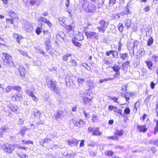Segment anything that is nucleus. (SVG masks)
Wrapping results in <instances>:
<instances>
[{
    "instance_id": "obj_50",
    "label": "nucleus",
    "mask_w": 158,
    "mask_h": 158,
    "mask_svg": "<svg viewBox=\"0 0 158 158\" xmlns=\"http://www.w3.org/2000/svg\"><path fill=\"white\" fill-rule=\"evenodd\" d=\"M102 60L103 62L105 64L110 65L111 64L109 60H106L105 58H103Z\"/></svg>"
},
{
    "instance_id": "obj_12",
    "label": "nucleus",
    "mask_w": 158,
    "mask_h": 158,
    "mask_svg": "<svg viewBox=\"0 0 158 158\" xmlns=\"http://www.w3.org/2000/svg\"><path fill=\"white\" fill-rule=\"evenodd\" d=\"M63 114V111L61 110H58L55 112L54 116L56 120L58 118H61V116Z\"/></svg>"
},
{
    "instance_id": "obj_52",
    "label": "nucleus",
    "mask_w": 158,
    "mask_h": 158,
    "mask_svg": "<svg viewBox=\"0 0 158 158\" xmlns=\"http://www.w3.org/2000/svg\"><path fill=\"white\" fill-rule=\"evenodd\" d=\"M85 81V80L84 78H78L77 79V81L79 84H81Z\"/></svg>"
},
{
    "instance_id": "obj_7",
    "label": "nucleus",
    "mask_w": 158,
    "mask_h": 158,
    "mask_svg": "<svg viewBox=\"0 0 158 158\" xmlns=\"http://www.w3.org/2000/svg\"><path fill=\"white\" fill-rule=\"evenodd\" d=\"M11 99L14 101H20L22 100V96L21 94L15 93L12 95Z\"/></svg>"
},
{
    "instance_id": "obj_21",
    "label": "nucleus",
    "mask_w": 158,
    "mask_h": 158,
    "mask_svg": "<svg viewBox=\"0 0 158 158\" xmlns=\"http://www.w3.org/2000/svg\"><path fill=\"white\" fill-rule=\"evenodd\" d=\"M68 64L70 66H76L77 65V61L74 59H71L68 62Z\"/></svg>"
},
{
    "instance_id": "obj_35",
    "label": "nucleus",
    "mask_w": 158,
    "mask_h": 158,
    "mask_svg": "<svg viewBox=\"0 0 158 158\" xmlns=\"http://www.w3.org/2000/svg\"><path fill=\"white\" fill-rule=\"evenodd\" d=\"M14 37L16 38V40L18 43H19V42L21 39L22 38V37L21 36H19L18 35L15 34L14 35Z\"/></svg>"
},
{
    "instance_id": "obj_13",
    "label": "nucleus",
    "mask_w": 158,
    "mask_h": 158,
    "mask_svg": "<svg viewBox=\"0 0 158 158\" xmlns=\"http://www.w3.org/2000/svg\"><path fill=\"white\" fill-rule=\"evenodd\" d=\"M25 92L28 95L31 96L32 99L34 101H37L38 98L34 95V94L31 90L28 89H26Z\"/></svg>"
},
{
    "instance_id": "obj_51",
    "label": "nucleus",
    "mask_w": 158,
    "mask_h": 158,
    "mask_svg": "<svg viewBox=\"0 0 158 158\" xmlns=\"http://www.w3.org/2000/svg\"><path fill=\"white\" fill-rule=\"evenodd\" d=\"M59 20L60 21V23L62 26H64L65 25V23L63 19L61 18H59Z\"/></svg>"
},
{
    "instance_id": "obj_6",
    "label": "nucleus",
    "mask_w": 158,
    "mask_h": 158,
    "mask_svg": "<svg viewBox=\"0 0 158 158\" xmlns=\"http://www.w3.org/2000/svg\"><path fill=\"white\" fill-rule=\"evenodd\" d=\"M85 34L88 38L92 39L97 38L98 36V34L97 33L93 31H88L85 33Z\"/></svg>"
},
{
    "instance_id": "obj_54",
    "label": "nucleus",
    "mask_w": 158,
    "mask_h": 158,
    "mask_svg": "<svg viewBox=\"0 0 158 158\" xmlns=\"http://www.w3.org/2000/svg\"><path fill=\"white\" fill-rule=\"evenodd\" d=\"M9 14L10 17H14L15 16V13L14 11L10 10L9 11Z\"/></svg>"
},
{
    "instance_id": "obj_39",
    "label": "nucleus",
    "mask_w": 158,
    "mask_h": 158,
    "mask_svg": "<svg viewBox=\"0 0 158 158\" xmlns=\"http://www.w3.org/2000/svg\"><path fill=\"white\" fill-rule=\"evenodd\" d=\"M154 40L152 37H150L148 41L147 45L148 46H151L153 43Z\"/></svg>"
},
{
    "instance_id": "obj_46",
    "label": "nucleus",
    "mask_w": 158,
    "mask_h": 158,
    "mask_svg": "<svg viewBox=\"0 0 158 158\" xmlns=\"http://www.w3.org/2000/svg\"><path fill=\"white\" fill-rule=\"evenodd\" d=\"M158 132V120L156 121V125L155 128L154 133V134L155 135Z\"/></svg>"
},
{
    "instance_id": "obj_33",
    "label": "nucleus",
    "mask_w": 158,
    "mask_h": 158,
    "mask_svg": "<svg viewBox=\"0 0 158 158\" xmlns=\"http://www.w3.org/2000/svg\"><path fill=\"white\" fill-rule=\"evenodd\" d=\"M33 114L35 117L39 118L40 117V113L38 110H35L34 111Z\"/></svg>"
},
{
    "instance_id": "obj_5",
    "label": "nucleus",
    "mask_w": 158,
    "mask_h": 158,
    "mask_svg": "<svg viewBox=\"0 0 158 158\" xmlns=\"http://www.w3.org/2000/svg\"><path fill=\"white\" fill-rule=\"evenodd\" d=\"M99 23L100 26L97 27V29L99 31H101L102 33H104L107 28L106 24L107 23H106L105 21L103 20H100L99 22Z\"/></svg>"
},
{
    "instance_id": "obj_18",
    "label": "nucleus",
    "mask_w": 158,
    "mask_h": 158,
    "mask_svg": "<svg viewBox=\"0 0 158 158\" xmlns=\"http://www.w3.org/2000/svg\"><path fill=\"white\" fill-rule=\"evenodd\" d=\"M27 1L32 5L38 6L40 4V0H27Z\"/></svg>"
},
{
    "instance_id": "obj_3",
    "label": "nucleus",
    "mask_w": 158,
    "mask_h": 158,
    "mask_svg": "<svg viewBox=\"0 0 158 158\" xmlns=\"http://www.w3.org/2000/svg\"><path fill=\"white\" fill-rule=\"evenodd\" d=\"M3 54L5 57L3 62L4 64L7 66H14V64L12 61V56L5 53H3Z\"/></svg>"
},
{
    "instance_id": "obj_42",
    "label": "nucleus",
    "mask_w": 158,
    "mask_h": 158,
    "mask_svg": "<svg viewBox=\"0 0 158 158\" xmlns=\"http://www.w3.org/2000/svg\"><path fill=\"white\" fill-rule=\"evenodd\" d=\"M85 124V123L84 121L82 120H80L79 122V128H81L83 127Z\"/></svg>"
},
{
    "instance_id": "obj_63",
    "label": "nucleus",
    "mask_w": 158,
    "mask_h": 158,
    "mask_svg": "<svg viewBox=\"0 0 158 158\" xmlns=\"http://www.w3.org/2000/svg\"><path fill=\"white\" fill-rule=\"evenodd\" d=\"M112 54L114 57L116 58L118 57V53L116 52H115L113 50V53H112Z\"/></svg>"
},
{
    "instance_id": "obj_20",
    "label": "nucleus",
    "mask_w": 158,
    "mask_h": 158,
    "mask_svg": "<svg viewBox=\"0 0 158 158\" xmlns=\"http://www.w3.org/2000/svg\"><path fill=\"white\" fill-rule=\"evenodd\" d=\"M114 133L115 135L118 136H121L124 134V131L122 130H118L115 129L114 131Z\"/></svg>"
},
{
    "instance_id": "obj_29",
    "label": "nucleus",
    "mask_w": 158,
    "mask_h": 158,
    "mask_svg": "<svg viewBox=\"0 0 158 158\" xmlns=\"http://www.w3.org/2000/svg\"><path fill=\"white\" fill-rule=\"evenodd\" d=\"M74 28V26L73 24L68 25L66 27V29L68 31L73 30Z\"/></svg>"
},
{
    "instance_id": "obj_45",
    "label": "nucleus",
    "mask_w": 158,
    "mask_h": 158,
    "mask_svg": "<svg viewBox=\"0 0 158 158\" xmlns=\"http://www.w3.org/2000/svg\"><path fill=\"white\" fill-rule=\"evenodd\" d=\"M26 131V129L25 127H23L21 129L19 133L23 135L25 133Z\"/></svg>"
},
{
    "instance_id": "obj_16",
    "label": "nucleus",
    "mask_w": 158,
    "mask_h": 158,
    "mask_svg": "<svg viewBox=\"0 0 158 158\" xmlns=\"http://www.w3.org/2000/svg\"><path fill=\"white\" fill-rule=\"evenodd\" d=\"M145 54L144 49L143 48H140L138 50L136 58L137 59H139L140 57L143 56Z\"/></svg>"
},
{
    "instance_id": "obj_23",
    "label": "nucleus",
    "mask_w": 158,
    "mask_h": 158,
    "mask_svg": "<svg viewBox=\"0 0 158 158\" xmlns=\"http://www.w3.org/2000/svg\"><path fill=\"white\" fill-rule=\"evenodd\" d=\"M83 103L84 105H86L91 101V99L87 97H85L83 99Z\"/></svg>"
},
{
    "instance_id": "obj_49",
    "label": "nucleus",
    "mask_w": 158,
    "mask_h": 158,
    "mask_svg": "<svg viewBox=\"0 0 158 158\" xmlns=\"http://www.w3.org/2000/svg\"><path fill=\"white\" fill-rule=\"evenodd\" d=\"M152 60L154 62L158 61V56L154 55L152 57Z\"/></svg>"
},
{
    "instance_id": "obj_8",
    "label": "nucleus",
    "mask_w": 158,
    "mask_h": 158,
    "mask_svg": "<svg viewBox=\"0 0 158 158\" xmlns=\"http://www.w3.org/2000/svg\"><path fill=\"white\" fill-rule=\"evenodd\" d=\"M65 82L66 85L69 87L72 85L73 84V80L72 77L69 75H67L65 77Z\"/></svg>"
},
{
    "instance_id": "obj_48",
    "label": "nucleus",
    "mask_w": 158,
    "mask_h": 158,
    "mask_svg": "<svg viewBox=\"0 0 158 158\" xmlns=\"http://www.w3.org/2000/svg\"><path fill=\"white\" fill-rule=\"evenodd\" d=\"M17 155L20 158H25L26 157H28L27 156L26 154H24L22 153H17Z\"/></svg>"
},
{
    "instance_id": "obj_62",
    "label": "nucleus",
    "mask_w": 158,
    "mask_h": 158,
    "mask_svg": "<svg viewBox=\"0 0 158 158\" xmlns=\"http://www.w3.org/2000/svg\"><path fill=\"white\" fill-rule=\"evenodd\" d=\"M36 32L37 34L39 35L40 33L41 32V28L40 27L37 28L36 30Z\"/></svg>"
},
{
    "instance_id": "obj_2",
    "label": "nucleus",
    "mask_w": 158,
    "mask_h": 158,
    "mask_svg": "<svg viewBox=\"0 0 158 158\" xmlns=\"http://www.w3.org/2000/svg\"><path fill=\"white\" fill-rule=\"evenodd\" d=\"M83 8L88 12H94L96 10V7L94 5L91 3L86 2L82 5Z\"/></svg>"
},
{
    "instance_id": "obj_30",
    "label": "nucleus",
    "mask_w": 158,
    "mask_h": 158,
    "mask_svg": "<svg viewBox=\"0 0 158 158\" xmlns=\"http://www.w3.org/2000/svg\"><path fill=\"white\" fill-rule=\"evenodd\" d=\"M8 129V127L6 126L3 125L0 128V134L5 132Z\"/></svg>"
},
{
    "instance_id": "obj_10",
    "label": "nucleus",
    "mask_w": 158,
    "mask_h": 158,
    "mask_svg": "<svg viewBox=\"0 0 158 158\" xmlns=\"http://www.w3.org/2000/svg\"><path fill=\"white\" fill-rule=\"evenodd\" d=\"M74 35L75 39L78 41L82 40L83 39V36L81 32H76L74 33Z\"/></svg>"
},
{
    "instance_id": "obj_44",
    "label": "nucleus",
    "mask_w": 158,
    "mask_h": 158,
    "mask_svg": "<svg viewBox=\"0 0 158 158\" xmlns=\"http://www.w3.org/2000/svg\"><path fill=\"white\" fill-rule=\"evenodd\" d=\"M131 24V22L130 19H127L125 22V25L127 27H129Z\"/></svg>"
},
{
    "instance_id": "obj_56",
    "label": "nucleus",
    "mask_w": 158,
    "mask_h": 158,
    "mask_svg": "<svg viewBox=\"0 0 158 158\" xmlns=\"http://www.w3.org/2000/svg\"><path fill=\"white\" fill-rule=\"evenodd\" d=\"M73 43L74 44L75 46H78V47H80L81 46V44L79 42L76 41L75 40L73 41Z\"/></svg>"
},
{
    "instance_id": "obj_57",
    "label": "nucleus",
    "mask_w": 158,
    "mask_h": 158,
    "mask_svg": "<svg viewBox=\"0 0 158 158\" xmlns=\"http://www.w3.org/2000/svg\"><path fill=\"white\" fill-rule=\"evenodd\" d=\"M109 5L110 6H112L115 4L116 2V0H109Z\"/></svg>"
},
{
    "instance_id": "obj_1",
    "label": "nucleus",
    "mask_w": 158,
    "mask_h": 158,
    "mask_svg": "<svg viewBox=\"0 0 158 158\" xmlns=\"http://www.w3.org/2000/svg\"><path fill=\"white\" fill-rule=\"evenodd\" d=\"M46 83L48 87L53 92L56 94L60 93V90L56 81L52 79L48 78L46 80Z\"/></svg>"
},
{
    "instance_id": "obj_14",
    "label": "nucleus",
    "mask_w": 158,
    "mask_h": 158,
    "mask_svg": "<svg viewBox=\"0 0 158 158\" xmlns=\"http://www.w3.org/2000/svg\"><path fill=\"white\" fill-rule=\"evenodd\" d=\"M67 143L69 145L72 146L74 145H77L78 142L77 139H72L67 140Z\"/></svg>"
},
{
    "instance_id": "obj_34",
    "label": "nucleus",
    "mask_w": 158,
    "mask_h": 158,
    "mask_svg": "<svg viewBox=\"0 0 158 158\" xmlns=\"http://www.w3.org/2000/svg\"><path fill=\"white\" fill-rule=\"evenodd\" d=\"M18 52L22 55L24 56H27L28 55L27 53L21 49H18Z\"/></svg>"
},
{
    "instance_id": "obj_36",
    "label": "nucleus",
    "mask_w": 158,
    "mask_h": 158,
    "mask_svg": "<svg viewBox=\"0 0 158 158\" xmlns=\"http://www.w3.org/2000/svg\"><path fill=\"white\" fill-rule=\"evenodd\" d=\"M111 80H113V78H107L103 79H100L99 80V82L100 83H102Z\"/></svg>"
},
{
    "instance_id": "obj_60",
    "label": "nucleus",
    "mask_w": 158,
    "mask_h": 158,
    "mask_svg": "<svg viewBox=\"0 0 158 158\" xmlns=\"http://www.w3.org/2000/svg\"><path fill=\"white\" fill-rule=\"evenodd\" d=\"M124 113L127 114H129L130 113V110L128 108H126L124 110Z\"/></svg>"
},
{
    "instance_id": "obj_43",
    "label": "nucleus",
    "mask_w": 158,
    "mask_h": 158,
    "mask_svg": "<svg viewBox=\"0 0 158 158\" xmlns=\"http://www.w3.org/2000/svg\"><path fill=\"white\" fill-rule=\"evenodd\" d=\"M13 89H15V90H16L18 92L22 90L21 88L18 86V85H16V86H14L13 85Z\"/></svg>"
},
{
    "instance_id": "obj_25",
    "label": "nucleus",
    "mask_w": 158,
    "mask_h": 158,
    "mask_svg": "<svg viewBox=\"0 0 158 158\" xmlns=\"http://www.w3.org/2000/svg\"><path fill=\"white\" fill-rule=\"evenodd\" d=\"M145 63L148 69H151L153 64L152 62L150 60H147L146 61Z\"/></svg>"
},
{
    "instance_id": "obj_41",
    "label": "nucleus",
    "mask_w": 158,
    "mask_h": 158,
    "mask_svg": "<svg viewBox=\"0 0 158 158\" xmlns=\"http://www.w3.org/2000/svg\"><path fill=\"white\" fill-rule=\"evenodd\" d=\"M50 46H45V48L47 52L49 53L50 55H52L53 54V53L50 50Z\"/></svg>"
},
{
    "instance_id": "obj_24",
    "label": "nucleus",
    "mask_w": 158,
    "mask_h": 158,
    "mask_svg": "<svg viewBox=\"0 0 158 158\" xmlns=\"http://www.w3.org/2000/svg\"><path fill=\"white\" fill-rule=\"evenodd\" d=\"M38 20L40 21H42L44 23H46L49 25H50L51 24V23L48 21H47L46 19L42 17H41L39 18Z\"/></svg>"
},
{
    "instance_id": "obj_58",
    "label": "nucleus",
    "mask_w": 158,
    "mask_h": 158,
    "mask_svg": "<svg viewBox=\"0 0 158 158\" xmlns=\"http://www.w3.org/2000/svg\"><path fill=\"white\" fill-rule=\"evenodd\" d=\"M92 119L93 122H96L98 120V117L95 115H93L92 117Z\"/></svg>"
},
{
    "instance_id": "obj_31",
    "label": "nucleus",
    "mask_w": 158,
    "mask_h": 158,
    "mask_svg": "<svg viewBox=\"0 0 158 158\" xmlns=\"http://www.w3.org/2000/svg\"><path fill=\"white\" fill-rule=\"evenodd\" d=\"M92 134L94 135H101L98 128H96L93 132Z\"/></svg>"
},
{
    "instance_id": "obj_17",
    "label": "nucleus",
    "mask_w": 158,
    "mask_h": 158,
    "mask_svg": "<svg viewBox=\"0 0 158 158\" xmlns=\"http://www.w3.org/2000/svg\"><path fill=\"white\" fill-rule=\"evenodd\" d=\"M18 69L20 75L24 77L25 75V74L26 71L25 68L22 66H20Z\"/></svg>"
},
{
    "instance_id": "obj_32",
    "label": "nucleus",
    "mask_w": 158,
    "mask_h": 158,
    "mask_svg": "<svg viewBox=\"0 0 158 158\" xmlns=\"http://www.w3.org/2000/svg\"><path fill=\"white\" fill-rule=\"evenodd\" d=\"M87 84L90 88H92L95 86L94 82L91 80L88 81L87 82Z\"/></svg>"
},
{
    "instance_id": "obj_11",
    "label": "nucleus",
    "mask_w": 158,
    "mask_h": 158,
    "mask_svg": "<svg viewBox=\"0 0 158 158\" xmlns=\"http://www.w3.org/2000/svg\"><path fill=\"white\" fill-rule=\"evenodd\" d=\"M137 130L140 132L145 133L147 131V128L146 125H138L137 126Z\"/></svg>"
},
{
    "instance_id": "obj_15",
    "label": "nucleus",
    "mask_w": 158,
    "mask_h": 158,
    "mask_svg": "<svg viewBox=\"0 0 158 158\" xmlns=\"http://www.w3.org/2000/svg\"><path fill=\"white\" fill-rule=\"evenodd\" d=\"M72 58V55L71 54L68 53L64 54L62 57V60L65 61H67Z\"/></svg>"
},
{
    "instance_id": "obj_26",
    "label": "nucleus",
    "mask_w": 158,
    "mask_h": 158,
    "mask_svg": "<svg viewBox=\"0 0 158 158\" xmlns=\"http://www.w3.org/2000/svg\"><path fill=\"white\" fill-rule=\"evenodd\" d=\"M76 155V153L75 152L69 154H67L64 157H65L66 158H73Z\"/></svg>"
},
{
    "instance_id": "obj_19",
    "label": "nucleus",
    "mask_w": 158,
    "mask_h": 158,
    "mask_svg": "<svg viewBox=\"0 0 158 158\" xmlns=\"http://www.w3.org/2000/svg\"><path fill=\"white\" fill-rule=\"evenodd\" d=\"M52 142V140L49 137H47L42 140V142H40V144L44 146V144L45 143L47 144L50 143Z\"/></svg>"
},
{
    "instance_id": "obj_22",
    "label": "nucleus",
    "mask_w": 158,
    "mask_h": 158,
    "mask_svg": "<svg viewBox=\"0 0 158 158\" xmlns=\"http://www.w3.org/2000/svg\"><path fill=\"white\" fill-rule=\"evenodd\" d=\"M9 111H12L14 113L17 114V110H18V107L17 106H12V107L9 106Z\"/></svg>"
},
{
    "instance_id": "obj_53",
    "label": "nucleus",
    "mask_w": 158,
    "mask_h": 158,
    "mask_svg": "<svg viewBox=\"0 0 158 158\" xmlns=\"http://www.w3.org/2000/svg\"><path fill=\"white\" fill-rule=\"evenodd\" d=\"M70 121L75 126H78L79 125V122L73 119L71 120Z\"/></svg>"
},
{
    "instance_id": "obj_59",
    "label": "nucleus",
    "mask_w": 158,
    "mask_h": 158,
    "mask_svg": "<svg viewBox=\"0 0 158 158\" xmlns=\"http://www.w3.org/2000/svg\"><path fill=\"white\" fill-rule=\"evenodd\" d=\"M50 41L49 39H47L45 41V46H50Z\"/></svg>"
},
{
    "instance_id": "obj_28",
    "label": "nucleus",
    "mask_w": 158,
    "mask_h": 158,
    "mask_svg": "<svg viewBox=\"0 0 158 158\" xmlns=\"http://www.w3.org/2000/svg\"><path fill=\"white\" fill-rule=\"evenodd\" d=\"M35 49L36 51V52L39 53H41L43 54L44 56H47V55H45V53L44 52L42 49H39L36 47H35Z\"/></svg>"
},
{
    "instance_id": "obj_27",
    "label": "nucleus",
    "mask_w": 158,
    "mask_h": 158,
    "mask_svg": "<svg viewBox=\"0 0 158 158\" xmlns=\"http://www.w3.org/2000/svg\"><path fill=\"white\" fill-rule=\"evenodd\" d=\"M120 57L123 60H127L128 58V56L127 53H121L120 54Z\"/></svg>"
},
{
    "instance_id": "obj_55",
    "label": "nucleus",
    "mask_w": 158,
    "mask_h": 158,
    "mask_svg": "<svg viewBox=\"0 0 158 158\" xmlns=\"http://www.w3.org/2000/svg\"><path fill=\"white\" fill-rule=\"evenodd\" d=\"M130 62L129 61H127L125 62L123 64V67L124 68L125 67L127 68Z\"/></svg>"
},
{
    "instance_id": "obj_40",
    "label": "nucleus",
    "mask_w": 158,
    "mask_h": 158,
    "mask_svg": "<svg viewBox=\"0 0 158 158\" xmlns=\"http://www.w3.org/2000/svg\"><path fill=\"white\" fill-rule=\"evenodd\" d=\"M108 138L112 140H118L119 139V138L117 135H115L114 134V135L111 136H109L108 137Z\"/></svg>"
},
{
    "instance_id": "obj_47",
    "label": "nucleus",
    "mask_w": 158,
    "mask_h": 158,
    "mask_svg": "<svg viewBox=\"0 0 158 158\" xmlns=\"http://www.w3.org/2000/svg\"><path fill=\"white\" fill-rule=\"evenodd\" d=\"M13 85L7 86L6 88V92H10L11 89H13Z\"/></svg>"
},
{
    "instance_id": "obj_4",
    "label": "nucleus",
    "mask_w": 158,
    "mask_h": 158,
    "mask_svg": "<svg viewBox=\"0 0 158 158\" xmlns=\"http://www.w3.org/2000/svg\"><path fill=\"white\" fill-rule=\"evenodd\" d=\"M2 148L5 152L11 153L14 150V146L12 144L7 143L3 144Z\"/></svg>"
},
{
    "instance_id": "obj_37",
    "label": "nucleus",
    "mask_w": 158,
    "mask_h": 158,
    "mask_svg": "<svg viewBox=\"0 0 158 158\" xmlns=\"http://www.w3.org/2000/svg\"><path fill=\"white\" fill-rule=\"evenodd\" d=\"M114 152L111 150L107 151L105 152V155L109 156H111L113 155Z\"/></svg>"
},
{
    "instance_id": "obj_61",
    "label": "nucleus",
    "mask_w": 158,
    "mask_h": 158,
    "mask_svg": "<svg viewBox=\"0 0 158 158\" xmlns=\"http://www.w3.org/2000/svg\"><path fill=\"white\" fill-rule=\"evenodd\" d=\"M117 108V107L114 106L112 105H110L109 106L108 108V110L110 111H112V110H114V109H116Z\"/></svg>"
},
{
    "instance_id": "obj_38",
    "label": "nucleus",
    "mask_w": 158,
    "mask_h": 158,
    "mask_svg": "<svg viewBox=\"0 0 158 158\" xmlns=\"http://www.w3.org/2000/svg\"><path fill=\"white\" fill-rule=\"evenodd\" d=\"M120 68V67H119L117 65H115L112 67V69L113 70L117 73L119 72V71Z\"/></svg>"
},
{
    "instance_id": "obj_9",
    "label": "nucleus",
    "mask_w": 158,
    "mask_h": 158,
    "mask_svg": "<svg viewBox=\"0 0 158 158\" xmlns=\"http://www.w3.org/2000/svg\"><path fill=\"white\" fill-rule=\"evenodd\" d=\"M133 46V44L132 43H128L127 45L128 50L129 52L130 56H133L134 54V49L135 48Z\"/></svg>"
},
{
    "instance_id": "obj_64",
    "label": "nucleus",
    "mask_w": 158,
    "mask_h": 158,
    "mask_svg": "<svg viewBox=\"0 0 158 158\" xmlns=\"http://www.w3.org/2000/svg\"><path fill=\"white\" fill-rule=\"evenodd\" d=\"M110 99L114 101L115 102H116V103H119V102H118L117 101L118 98L115 97H111Z\"/></svg>"
}]
</instances>
